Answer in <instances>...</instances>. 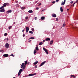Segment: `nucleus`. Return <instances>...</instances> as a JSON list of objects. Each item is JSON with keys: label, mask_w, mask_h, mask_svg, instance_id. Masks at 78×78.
Instances as JSON below:
<instances>
[{"label": "nucleus", "mask_w": 78, "mask_h": 78, "mask_svg": "<svg viewBox=\"0 0 78 78\" xmlns=\"http://www.w3.org/2000/svg\"><path fill=\"white\" fill-rule=\"evenodd\" d=\"M5 46L6 48H9V45L8 44V43H6L5 45Z\"/></svg>", "instance_id": "f257e3e1"}, {"label": "nucleus", "mask_w": 78, "mask_h": 78, "mask_svg": "<svg viewBox=\"0 0 78 78\" xmlns=\"http://www.w3.org/2000/svg\"><path fill=\"white\" fill-rule=\"evenodd\" d=\"M22 69H20V70L19 72L18 73V76H19V75H20V74L21 73H22Z\"/></svg>", "instance_id": "f03ea898"}, {"label": "nucleus", "mask_w": 78, "mask_h": 78, "mask_svg": "<svg viewBox=\"0 0 78 78\" xmlns=\"http://www.w3.org/2000/svg\"><path fill=\"white\" fill-rule=\"evenodd\" d=\"M43 48L44 50V51H45L46 52V53L47 54H48V52L47 50L46 49V48Z\"/></svg>", "instance_id": "7ed1b4c3"}, {"label": "nucleus", "mask_w": 78, "mask_h": 78, "mask_svg": "<svg viewBox=\"0 0 78 78\" xmlns=\"http://www.w3.org/2000/svg\"><path fill=\"white\" fill-rule=\"evenodd\" d=\"M29 30H30L29 27H26V33H28V31H29Z\"/></svg>", "instance_id": "20e7f679"}, {"label": "nucleus", "mask_w": 78, "mask_h": 78, "mask_svg": "<svg viewBox=\"0 0 78 78\" xmlns=\"http://www.w3.org/2000/svg\"><path fill=\"white\" fill-rule=\"evenodd\" d=\"M36 75V73L31 74L29 75V76H34V75Z\"/></svg>", "instance_id": "39448f33"}, {"label": "nucleus", "mask_w": 78, "mask_h": 78, "mask_svg": "<svg viewBox=\"0 0 78 78\" xmlns=\"http://www.w3.org/2000/svg\"><path fill=\"white\" fill-rule=\"evenodd\" d=\"M45 62H46V61H44L42 62L40 65V66H43V65H44V64Z\"/></svg>", "instance_id": "423d86ee"}, {"label": "nucleus", "mask_w": 78, "mask_h": 78, "mask_svg": "<svg viewBox=\"0 0 78 78\" xmlns=\"http://www.w3.org/2000/svg\"><path fill=\"white\" fill-rule=\"evenodd\" d=\"M65 3H66V0H64V2H62L61 3V5H65Z\"/></svg>", "instance_id": "0eeeda50"}, {"label": "nucleus", "mask_w": 78, "mask_h": 78, "mask_svg": "<svg viewBox=\"0 0 78 78\" xmlns=\"http://www.w3.org/2000/svg\"><path fill=\"white\" fill-rule=\"evenodd\" d=\"M9 55L8 54H5L3 55V56H4V57H8V56Z\"/></svg>", "instance_id": "6e6552de"}, {"label": "nucleus", "mask_w": 78, "mask_h": 78, "mask_svg": "<svg viewBox=\"0 0 78 78\" xmlns=\"http://www.w3.org/2000/svg\"><path fill=\"white\" fill-rule=\"evenodd\" d=\"M5 9L3 8L1 10H0V12H5Z\"/></svg>", "instance_id": "1a4fd4ad"}, {"label": "nucleus", "mask_w": 78, "mask_h": 78, "mask_svg": "<svg viewBox=\"0 0 78 78\" xmlns=\"http://www.w3.org/2000/svg\"><path fill=\"white\" fill-rule=\"evenodd\" d=\"M53 43V40H51L50 41V45H52Z\"/></svg>", "instance_id": "9d476101"}, {"label": "nucleus", "mask_w": 78, "mask_h": 78, "mask_svg": "<svg viewBox=\"0 0 78 78\" xmlns=\"http://www.w3.org/2000/svg\"><path fill=\"white\" fill-rule=\"evenodd\" d=\"M8 3H5L4 5H3V7H4L5 6H6V5H8Z\"/></svg>", "instance_id": "9b49d317"}, {"label": "nucleus", "mask_w": 78, "mask_h": 78, "mask_svg": "<svg viewBox=\"0 0 78 78\" xmlns=\"http://www.w3.org/2000/svg\"><path fill=\"white\" fill-rule=\"evenodd\" d=\"M24 66V63H23L21 65V68H23V66Z\"/></svg>", "instance_id": "f8f14e48"}, {"label": "nucleus", "mask_w": 78, "mask_h": 78, "mask_svg": "<svg viewBox=\"0 0 78 78\" xmlns=\"http://www.w3.org/2000/svg\"><path fill=\"white\" fill-rule=\"evenodd\" d=\"M52 17H56V15L55 14H52Z\"/></svg>", "instance_id": "ddd939ff"}, {"label": "nucleus", "mask_w": 78, "mask_h": 78, "mask_svg": "<svg viewBox=\"0 0 78 78\" xmlns=\"http://www.w3.org/2000/svg\"><path fill=\"white\" fill-rule=\"evenodd\" d=\"M37 63H38V61L35 62L34 63V65H36V64H37Z\"/></svg>", "instance_id": "4468645a"}, {"label": "nucleus", "mask_w": 78, "mask_h": 78, "mask_svg": "<svg viewBox=\"0 0 78 78\" xmlns=\"http://www.w3.org/2000/svg\"><path fill=\"white\" fill-rule=\"evenodd\" d=\"M41 20H44L45 19V17L44 16H42L41 18Z\"/></svg>", "instance_id": "2eb2a0df"}, {"label": "nucleus", "mask_w": 78, "mask_h": 78, "mask_svg": "<svg viewBox=\"0 0 78 78\" xmlns=\"http://www.w3.org/2000/svg\"><path fill=\"white\" fill-rule=\"evenodd\" d=\"M28 12L29 13H32V12H33V11H32V10H29L28 11Z\"/></svg>", "instance_id": "dca6fc26"}, {"label": "nucleus", "mask_w": 78, "mask_h": 78, "mask_svg": "<svg viewBox=\"0 0 78 78\" xmlns=\"http://www.w3.org/2000/svg\"><path fill=\"white\" fill-rule=\"evenodd\" d=\"M50 39L49 38H48L46 39V41H50Z\"/></svg>", "instance_id": "f3484780"}, {"label": "nucleus", "mask_w": 78, "mask_h": 78, "mask_svg": "<svg viewBox=\"0 0 78 78\" xmlns=\"http://www.w3.org/2000/svg\"><path fill=\"white\" fill-rule=\"evenodd\" d=\"M60 11L61 12H63V9H62V7H60Z\"/></svg>", "instance_id": "a211bd4d"}, {"label": "nucleus", "mask_w": 78, "mask_h": 78, "mask_svg": "<svg viewBox=\"0 0 78 78\" xmlns=\"http://www.w3.org/2000/svg\"><path fill=\"white\" fill-rule=\"evenodd\" d=\"M36 48V50H37V51H38V50H39V48H38V47H36L35 48Z\"/></svg>", "instance_id": "6ab92c4d"}, {"label": "nucleus", "mask_w": 78, "mask_h": 78, "mask_svg": "<svg viewBox=\"0 0 78 78\" xmlns=\"http://www.w3.org/2000/svg\"><path fill=\"white\" fill-rule=\"evenodd\" d=\"M37 52V51H36V50H35L34 52V54H35V53H36Z\"/></svg>", "instance_id": "aec40b11"}, {"label": "nucleus", "mask_w": 78, "mask_h": 78, "mask_svg": "<svg viewBox=\"0 0 78 78\" xmlns=\"http://www.w3.org/2000/svg\"><path fill=\"white\" fill-rule=\"evenodd\" d=\"M34 39V38L33 37H31L29 38V39Z\"/></svg>", "instance_id": "412c9836"}, {"label": "nucleus", "mask_w": 78, "mask_h": 78, "mask_svg": "<svg viewBox=\"0 0 78 78\" xmlns=\"http://www.w3.org/2000/svg\"><path fill=\"white\" fill-rule=\"evenodd\" d=\"M42 44H43V43L42 42H41L40 43L39 45H42Z\"/></svg>", "instance_id": "4be33fe9"}, {"label": "nucleus", "mask_w": 78, "mask_h": 78, "mask_svg": "<svg viewBox=\"0 0 78 78\" xmlns=\"http://www.w3.org/2000/svg\"><path fill=\"white\" fill-rule=\"evenodd\" d=\"M8 35V34L7 33H5L4 34V36H6Z\"/></svg>", "instance_id": "5701e85b"}, {"label": "nucleus", "mask_w": 78, "mask_h": 78, "mask_svg": "<svg viewBox=\"0 0 78 78\" xmlns=\"http://www.w3.org/2000/svg\"><path fill=\"white\" fill-rule=\"evenodd\" d=\"M3 8H4V7L3 6H2L0 8V9H3Z\"/></svg>", "instance_id": "b1692460"}, {"label": "nucleus", "mask_w": 78, "mask_h": 78, "mask_svg": "<svg viewBox=\"0 0 78 78\" xmlns=\"http://www.w3.org/2000/svg\"><path fill=\"white\" fill-rule=\"evenodd\" d=\"M11 28H12V26H10L9 27V30H10V29H11Z\"/></svg>", "instance_id": "393cba45"}, {"label": "nucleus", "mask_w": 78, "mask_h": 78, "mask_svg": "<svg viewBox=\"0 0 78 78\" xmlns=\"http://www.w3.org/2000/svg\"><path fill=\"white\" fill-rule=\"evenodd\" d=\"M27 61H26L25 63V65H27Z\"/></svg>", "instance_id": "a878e982"}, {"label": "nucleus", "mask_w": 78, "mask_h": 78, "mask_svg": "<svg viewBox=\"0 0 78 78\" xmlns=\"http://www.w3.org/2000/svg\"><path fill=\"white\" fill-rule=\"evenodd\" d=\"M29 33H30L31 34H33V31H30Z\"/></svg>", "instance_id": "bb28decb"}, {"label": "nucleus", "mask_w": 78, "mask_h": 78, "mask_svg": "<svg viewBox=\"0 0 78 78\" xmlns=\"http://www.w3.org/2000/svg\"><path fill=\"white\" fill-rule=\"evenodd\" d=\"M10 56H13V57H14L15 56V55H13V54L10 55Z\"/></svg>", "instance_id": "cd10ccee"}, {"label": "nucleus", "mask_w": 78, "mask_h": 78, "mask_svg": "<svg viewBox=\"0 0 78 78\" xmlns=\"http://www.w3.org/2000/svg\"><path fill=\"white\" fill-rule=\"evenodd\" d=\"M25 7H23L21 8L22 9H25Z\"/></svg>", "instance_id": "c85d7f7f"}, {"label": "nucleus", "mask_w": 78, "mask_h": 78, "mask_svg": "<svg viewBox=\"0 0 78 78\" xmlns=\"http://www.w3.org/2000/svg\"><path fill=\"white\" fill-rule=\"evenodd\" d=\"M45 9H42V10L41 11V12H42V11H45Z\"/></svg>", "instance_id": "c756f323"}, {"label": "nucleus", "mask_w": 78, "mask_h": 78, "mask_svg": "<svg viewBox=\"0 0 78 78\" xmlns=\"http://www.w3.org/2000/svg\"><path fill=\"white\" fill-rule=\"evenodd\" d=\"M65 26H66V24L64 23V24H63V25L62 26L64 27H65Z\"/></svg>", "instance_id": "7c9ffc66"}, {"label": "nucleus", "mask_w": 78, "mask_h": 78, "mask_svg": "<svg viewBox=\"0 0 78 78\" xmlns=\"http://www.w3.org/2000/svg\"><path fill=\"white\" fill-rule=\"evenodd\" d=\"M58 19H58V18H56V21H58Z\"/></svg>", "instance_id": "2f4dec72"}, {"label": "nucleus", "mask_w": 78, "mask_h": 78, "mask_svg": "<svg viewBox=\"0 0 78 78\" xmlns=\"http://www.w3.org/2000/svg\"><path fill=\"white\" fill-rule=\"evenodd\" d=\"M11 12H12L11 10L9 11V13H11Z\"/></svg>", "instance_id": "473e14b6"}, {"label": "nucleus", "mask_w": 78, "mask_h": 78, "mask_svg": "<svg viewBox=\"0 0 78 78\" xmlns=\"http://www.w3.org/2000/svg\"><path fill=\"white\" fill-rule=\"evenodd\" d=\"M25 65L24 66H23V69H24L25 68Z\"/></svg>", "instance_id": "72a5a7b5"}, {"label": "nucleus", "mask_w": 78, "mask_h": 78, "mask_svg": "<svg viewBox=\"0 0 78 78\" xmlns=\"http://www.w3.org/2000/svg\"><path fill=\"white\" fill-rule=\"evenodd\" d=\"M28 17H26L25 19H28Z\"/></svg>", "instance_id": "f704fd0d"}, {"label": "nucleus", "mask_w": 78, "mask_h": 78, "mask_svg": "<svg viewBox=\"0 0 78 78\" xmlns=\"http://www.w3.org/2000/svg\"><path fill=\"white\" fill-rule=\"evenodd\" d=\"M23 37H25V35L24 34H23Z\"/></svg>", "instance_id": "c9c22d12"}, {"label": "nucleus", "mask_w": 78, "mask_h": 78, "mask_svg": "<svg viewBox=\"0 0 78 78\" xmlns=\"http://www.w3.org/2000/svg\"><path fill=\"white\" fill-rule=\"evenodd\" d=\"M55 1H54V2H52V3L54 4V3H55Z\"/></svg>", "instance_id": "e433bc0d"}, {"label": "nucleus", "mask_w": 78, "mask_h": 78, "mask_svg": "<svg viewBox=\"0 0 78 78\" xmlns=\"http://www.w3.org/2000/svg\"><path fill=\"white\" fill-rule=\"evenodd\" d=\"M7 14H8V13H9V11H8L7 12Z\"/></svg>", "instance_id": "4c0bfd02"}, {"label": "nucleus", "mask_w": 78, "mask_h": 78, "mask_svg": "<svg viewBox=\"0 0 78 78\" xmlns=\"http://www.w3.org/2000/svg\"><path fill=\"white\" fill-rule=\"evenodd\" d=\"M71 3L72 4V3H73V1H72L71 2Z\"/></svg>", "instance_id": "58836bf2"}, {"label": "nucleus", "mask_w": 78, "mask_h": 78, "mask_svg": "<svg viewBox=\"0 0 78 78\" xmlns=\"http://www.w3.org/2000/svg\"><path fill=\"white\" fill-rule=\"evenodd\" d=\"M37 17H35V20H36L37 19Z\"/></svg>", "instance_id": "ea45409f"}, {"label": "nucleus", "mask_w": 78, "mask_h": 78, "mask_svg": "<svg viewBox=\"0 0 78 78\" xmlns=\"http://www.w3.org/2000/svg\"><path fill=\"white\" fill-rule=\"evenodd\" d=\"M37 66H35V68H37Z\"/></svg>", "instance_id": "a19ab883"}, {"label": "nucleus", "mask_w": 78, "mask_h": 78, "mask_svg": "<svg viewBox=\"0 0 78 78\" xmlns=\"http://www.w3.org/2000/svg\"><path fill=\"white\" fill-rule=\"evenodd\" d=\"M31 30H32V31H34V28L32 29Z\"/></svg>", "instance_id": "79ce46f5"}, {"label": "nucleus", "mask_w": 78, "mask_h": 78, "mask_svg": "<svg viewBox=\"0 0 78 78\" xmlns=\"http://www.w3.org/2000/svg\"><path fill=\"white\" fill-rule=\"evenodd\" d=\"M36 9L37 10H38V9H39V8L38 7H37L36 8Z\"/></svg>", "instance_id": "37998d69"}, {"label": "nucleus", "mask_w": 78, "mask_h": 78, "mask_svg": "<svg viewBox=\"0 0 78 78\" xmlns=\"http://www.w3.org/2000/svg\"><path fill=\"white\" fill-rule=\"evenodd\" d=\"M59 1V0H56V2H58Z\"/></svg>", "instance_id": "c03bdc74"}, {"label": "nucleus", "mask_w": 78, "mask_h": 78, "mask_svg": "<svg viewBox=\"0 0 78 78\" xmlns=\"http://www.w3.org/2000/svg\"><path fill=\"white\" fill-rule=\"evenodd\" d=\"M15 3H18V2L17 1H16L15 2Z\"/></svg>", "instance_id": "a18cd8bd"}, {"label": "nucleus", "mask_w": 78, "mask_h": 78, "mask_svg": "<svg viewBox=\"0 0 78 78\" xmlns=\"http://www.w3.org/2000/svg\"><path fill=\"white\" fill-rule=\"evenodd\" d=\"M75 3H76V2H75V3H73V6H74V5H75Z\"/></svg>", "instance_id": "49530a36"}, {"label": "nucleus", "mask_w": 78, "mask_h": 78, "mask_svg": "<svg viewBox=\"0 0 78 78\" xmlns=\"http://www.w3.org/2000/svg\"><path fill=\"white\" fill-rule=\"evenodd\" d=\"M45 40H44L43 41V42H45Z\"/></svg>", "instance_id": "de8ad7c7"}, {"label": "nucleus", "mask_w": 78, "mask_h": 78, "mask_svg": "<svg viewBox=\"0 0 78 78\" xmlns=\"http://www.w3.org/2000/svg\"><path fill=\"white\" fill-rule=\"evenodd\" d=\"M3 51L2 50H0V52H2Z\"/></svg>", "instance_id": "09e8293b"}, {"label": "nucleus", "mask_w": 78, "mask_h": 78, "mask_svg": "<svg viewBox=\"0 0 78 78\" xmlns=\"http://www.w3.org/2000/svg\"><path fill=\"white\" fill-rule=\"evenodd\" d=\"M6 40H7V41H8V40H9L8 38H7L6 39Z\"/></svg>", "instance_id": "8fccbe9b"}, {"label": "nucleus", "mask_w": 78, "mask_h": 78, "mask_svg": "<svg viewBox=\"0 0 78 78\" xmlns=\"http://www.w3.org/2000/svg\"><path fill=\"white\" fill-rule=\"evenodd\" d=\"M71 76H74L73 75H72Z\"/></svg>", "instance_id": "3c124183"}, {"label": "nucleus", "mask_w": 78, "mask_h": 78, "mask_svg": "<svg viewBox=\"0 0 78 78\" xmlns=\"http://www.w3.org/2000/svg\"><path fill=\"white\" fill-rule=\"evenodd\" d=\"M31 40L28 41V42H31Z\"/></svg>", "instance_id": "603ef678"}, {"label": "nucleus", "mask_w": 78, "mask_h": 78, "mask_svg": "<svg viewBox=\"0 0 78 78\" xmlns=\"http://www.w3.org/2000/svg\"><path fill=\"white\" fill-rule=\"evenodd\" d=\"M41 3H40L39 4V5H41Z\"/></svg>", "instance_id": "864d4df0"}, {"label": "nucleus", "mask_w": 78, "mask_h": 78, "mask_svg": "<svg viewBox=\"0 0 78 78\" xmlns=\"http://www.w3.org/2000/svg\"><path fill=\"white\" fill-rule=\"evenodd\" d=\"M13 23H14V24H16V22H14Z\"/></svg>", "instance_id": "5fc2aeb1"}, {"label": "nucleus", "mask_w": 78, "mask_h": 78, "mask_svg": "<svg viewBox=\"0 0 78 78\" xmlns=\"http://www.w3.org/2000/svg\"><path fill=\"white\" fill-rule=\"evenodd\" d=\"M23 32L24 31V30H22Z\"/></svg>", "instance_id": "6e6d98bb"}, {"label": "nucleus", "mask_w": 78, "mask_h": 78, "mask_svg": "<svg viewBox=\"0 0 78 78\" xmlns=\"http://www.w3.org/2000/svg\"><path fill=\"white\" fill-rule=\"evenodd\" d=\"M77 2H78V0L76 1V3Z\"/></svg>", "instance_id": "4d7b16f0"}, {"label": "nucleus", "mask_w": 78, "mask_h": 78, "mask_svg": "<svg viewBox=\"0 0 78 78\" xmlns=\"http://www.w3.org/2000/svg\"><path fill=\"white\" fill-rule=\"evenodd\" d=\"M6 39L5 38V39H4V41H5L6 40Z\"/></svg>", "instance_id": "13d9d810"}, {"label": "nucleus", "mask_w": 78, "mask_h": 78, "mask_svg": "<svg viewBox=\"0 0 78 78\" xmlns=\"http://www.w3.org/2000/svg\"><path fill=\"white\" fill-rule=\"evenodd\" d=\"M23 69H25V68H23Z\"/></svg>", "instance_id": "bf43d9fd"}, {"label": "nucleus", "mask_w": 78, "mask_h": 78, "mask_svg": "<svg viewBox=\"0 0 78 78\" xmlns=\"http://www.w3.org/2000/svg\"><path fill=\"white\" fill-rule=\"evenodd\" d=\"M69 9H67V10H68V11H69Z\"/></svg>", "instance_id": "052dcab7"}, {"label": "nucleus", "mask_w": 78, "mask_h": 78, "mask_svg": "<svg viewBox=\"0 0 78 78\" xmlns=\"http://www.w3.org/2000/svg\"><path fill=\"white\" fill-rule=\"evenodd\" d=\"M36 47H38V46H37V45H36Z\"/></svg>", "instance_id": "680f3d73"}, {"label": "nucleus", "mask_w": 78, "mask_h": 78, "mask_svg": "<svg viewBox=\"0 0 78 78\" xmlns=\"http://www.w3.org/2000/svg\"><path fill=\"white\" fill-rule=\"evenodd\" d=\"M74 78H75V77L74 76Z\"/></svg>", "instance_id": "e2e57ef3"}, {"label": "nucleus", "mask_w": 78, "mask_h": 78, "mask_svg": "<svg viewBox=\"0 0 78 78\" xmlns=\"http://www.w3.org/2000/svg\"><path fill=\"white\" fill-rule=\"evenodd\" d=\"M13 78H16V77H13Z\"/></svg>", "instance_id": "0e129e2a"}, {"label": "nucleus", "mask_w": 78, "mask_h": 78, "mask_svg": "<svg viewBox=\"0 0 78 78\" xmlns=\"http://www.w3.org/2000/svg\"><path fill=\"white\" fill-rule=\"evenodd\" d=\"M19 3H20L21 2H19Z\"/></svg>", "instance_id": "69168bd1"}, {"label": "nucleus", "mask_w": 78, "mask_h": 78, "mask_svg": "<svg viewBox=\"0 0 78 78\" xmlns=\"http://www.w3.org/2000/svg\"><path fill=\"white\" fill-rule=\"evenodd\" d=\"M39 5H38V6H39Z\"/></svg>", "instance_id": "338daca9"}]
</instances>
